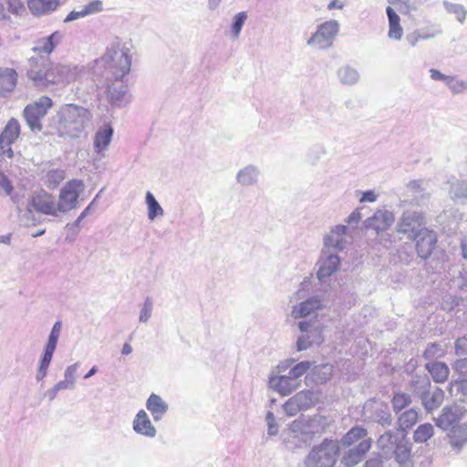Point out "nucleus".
<instances>
[{
    "instance_id": "f257e3e1",
    "label": "nucleus",
    "mask_w": 467,
    "mask_h": 467,
    "mask_svg": "<svg viewBox=\"0 0 467 467\" xmlns=\"http://www.w3.org/2000/svg\"><path fill=\"white\" fill-rule=\"evenodd\" d=\"M131 49L130 41L114 39L108 45L105 53L96 59V68H104L107 79L124 78L130 71Z\"/></svg>"
},
{
    "instance_id": "f03ea898",
    "label": "nucleus",
    "mask_w": 467,
    "mask_h": 467,
    "mask_svg": "<svg viewBox=\"0 0 467 467\" xmlns=\"http://www.w3.org/2000/svg\"><path fill=\"white\" fill-rule=\"evenodd\" d=\"M327 426L328 420L325 416H301L293 420L287 431H284L283 441L289 450L304 447L310 443L316 434L324 432Z\"/></svg>"
},
{
    "instance_id": "7ed1b4c3",
    "label": "nucleus",
    "mask_w": 467,
    "mask_h": 467,
    "mask_svg": "<svg viewBox=\"0 0 467 467\" xmlns=\"http://www.w3.org/2000/svg\"><path fill=\"white\" fill-rule=\"evenodd\" d=\"M91 119L90 112L75 104H66L57 112L55 123L61 137L78 138Z\"/></svg>"
},
{
    "instance_id": "20e7f679",
    "label": "nucleus",
    "mask_w": 467,
    "mask_h": 467,
    "mask_svg": "<svg viewBox=\"0 0 467 467\" xmlns=\"http://www.w3.org/2000/svg\"><path fill=\"white\" fill-rule=\"evenodd\" d=\"M338 454V441L325 439L309 451L304 460V465L305 467H334Z\"/></svg>"
},
{
    "instance_id": "39448f33",
    "label": "nucleus",
    "mask_w": 467,
    "mask_h": 467,
    "mask_svg": "<svg viewBox=\"0 0 467 467\" xmlns=\"http://www.w3.org/2000/svg\"><path fill=\"white\" fill-rule=\"evenodd\" d=\"M75 206H17L18 221L29 227L44 222L45 215L59 217Z\"/></svg>"
},
{
    "instance_id": "423d86ee",
    "label": "nucleus",
    "mask_w": 467,
    "mask_h": 467,
    "mask_svg": "<svg viewBox=\"0 0 467 467\" xmlns=\"http://www.w3.org/2000/svg\"><path fill=\"white\" fill-rule=\"evenodd\" d=\"M340 24L329 19L317 26L316 31L306 40V45L316 50H327L333 47L339 33Z\"/></svg>"
},
{
    "instance_id": "0eeeda50",
    "label": "nucleus",
    "mask_w": 467,
    "mask_h": 467,
    "mask_svg": "<svg viewBox=\"0 0 467 467\" xmlns=\"http://www.w3.org/2000/svg\"><path fill=\"white\" fill-rule=\"evenodd\" d=\"M53 102L49 97L42 96L34 103L27 105L24 109V118L33 131L42 129L41 119L47 115Z\"/></svg>"
},
{
    "instance_id": "6e6552de",
    "label": "nucleus",
    "mask_w": 467,
    "mask_h": 467,
    "mask_svg": "<svg viewBox=\"0 0 467 467\" xmlns=\"http://www.w3.org/2000/svg\"><path fill=\"white\" fill-rule=\"evenodd\" d=\"M27 76L36 87L43 88L50 85L51 62L47 57L36 56L29 59Z\"/></svg>"
},
{
    "instance_id": "1a4fd4ad",
    "label": "nucleus",
    "mask_w": 467,
    "mask_h": 467,
    "mask_svg": "<svg viewBox=\"0 0 467 467\" xmlns=\"http://www.w3.org/2000/svg\"><path fill=\"white\" fill-rule=\"evenodd\" d=\"M319 400L317 392L313 390H301L289 398L283 405V410L289 417L296 415L301 410L313 407Z\"/></svg>"
},
{
    "instance_id": "9d476101",
    "label": "nucleus",
    "mask_w": 467,
    "mask_h": 467,
    "mask_svg": "<svg viewBox=\"0 0 467 467\" xmlns=\"http://www.w3.org/2000/svg\"><path fill=\"white\" fill-rule=\"evenodd\" d=\"M298 328L302 333L296 340V349L298 351L306 350L312 344L321 342V328L317 321H300Z\"/></svg>"
},
{
    "instance_id": "9b49d317",
    "label": "nucleus",
    "mask_w": 467,
    "mask_h": 467,
    "mask_svg": "<svg viewBox=\"0 0 467 467\" xmlns=\"http://www.w3.org/2000/svg\"><path fill=\"white\" fill-rule=\"evenodd\" d=\"M20 135V124L16 119H11L2 133L0 134V152L5 159H12L15 155L12 144L16 142Z\"/></svg>"
},
{
    "instance_id": "f8f14e48",
    "label": "nucleus",
    "mask_w": 467,
    "mask_h": 467,
    "mask_svg": "<svg viewBox=\"0 0 467 467\" xmlns=\"http://www.w3.org/2000/svg\"><path fill=\"white\" fill-rule=\"evenodd\" d=\"M111 83L107 87V99L113 107H125L131 100L129 88L124 78L108 79Z\"/></svg>"
},
{
    "instance_id": "ddd939ff",
    "label": "nucleus",
    "mask_w": 467,
    "mask_h": 467,
    "mask_svg": "<svg viewBox=\"0 0 467 467\" xmlns=\"http://www.w3.org/2000/svg\"><path fill=\"white\" fill-rule=\"evenodd\" d=\"M365 415L371 420L383 427H389L392 423V417L389 406L381 401L368 400L364 406Z\"/></svg>"
},
{
    "instance_id": "4468645a",
    "label": "nucleus",
    "mask_w": 467,
    "mask_h": 467,
    "mask_svg": "<svg viewBox=\"0 0 467 467\" xmlns=\"http://www.w3.org/2000/svg\"><path fill=\"white\" fill-rule=\"evenodd\" d=\"M82 69L77 66L52 64L50 69V85L51 84H65L75 81L81 74Z\"/></svg>"
},
{
    "instance_id": "2eb2a0df",
    "label": "nucleus",
    "mask_w": 467,
    "mask_h": 467,
    "mask_svg": "<svg viewBox=\"0 0 467 467\" xmlns=\"http://www.w3.org/2000/svg\"><path fill=\"white\" fill-rule=\"evenodd\" d=\"M339 262L340 260L337 253L323 247L319 259L317 278L320 281L325 282L327 277L331 276L335 272L337 271Z\"/></svg>"
},
{
    "instance_id": "dca6fc26",
    "label": "nucleus",
    "mask_w": 467,
    "mask_h": 467,
    "mask_svg": "<svg viewBox=\"0 0 467 467\" xmlns=\"http://www.w3.org/2000/svg\"><path fill=\"white\" fill-rule=\"evenodd\" d=\"M301 386V379H294L289 373L272 375L269 378V387L281 396H287Z\"/></svg>"
},
{
    "instance_id": "f3484780",
    "label": "nucleus",
    "mask_w": 467,
    "mask_h": 467,
    "mask_svg": "<svg viewBox=\"0 0 467 467\" xmlns=\"http://www.w3.org/2000/svg\"><path fill=\"white\" fill-rule=\"evenodd\" d=\"M416 241V250L420 257L428 258L435 248L437 236L433 231L423 228L413 237Z\"/></svg>"
},
{
    "instance_id": "a211bd4d",
    "label": "nucleus",
    "mask_w": 467,
    "mask_h": 467,
    "mask_svg": "<svg viewBox=\"0 0 467 467\" xmlns=\"http://www.w3.org/2000/svg\"><path fill=\"white\" fill-rule=\"evenodd\" d=\"M348 243V227L345 225L335 226L324 237V247L335 253L343 251Z\"/></svg>"
},
{
    "instance_id": "6ab92c4d",
    "label": "nucleus",
    "mask_w": 467,
    "mask_h": 467,
    "mask_svg": "<svg viewBox=\"0 0 467 467\" xmlns=\"http://www.w3.org/2000/svg\"><path fill=\"white\" fill-rule=\"evenodd\" d=\"M422 224L423 217L420 213L407 211L403 213L401 220L398 224V231L408 234L409 237L411 238L422 229Z\"/></svg>"
},
{
    "instance_id": "aec40b11",
    "label": "nucleus",
    "mask_w": 467,
    "mask_h": 467,
    "mask_svg": "<svg viewBox=\"0 0 467 467\" xmlns=\"http://www.w3.org/2000/svg\"><path fill=\"white\" fill-rule=\"evenodd\" d=\"M370 447L371 440H362L356 447L350 448L344 452L341 458V463L348 467L357 465L362 461Z\"/></svg>"
},
{
    "instance_id": "412c9836",
    "label": "nucleus",
    "mask_w": 467,
    "mask_h": 467,
    "mask_svg": "<svg viewBox=\"0 0 467 467\" xmlns=\"http://www.w3.org/2000/svg\"><path fill=\"white\" fill-rule=\"evenodd\" d=\"M406 189L412 197L423 201L434 192V183L427 179L413 180L407 184Z\"/></svg>"
},
{
    "instance_id": "4be33fe9",
    "label": "nucleus",
    "mask_w": 467,
    "mask_h": 467,
    "mask_svg": "<svg viewBox=\"0 0 467 467\" xmlns=\"http://www.w3.org/2000/svg\"><path fill=\"white\" fill-rule=\"evenodd\" d=\"M133 431L141 436L147 438H154L157 434V430L151 423L149 415L144 410H139L132 421Z\"/></svg>"
},
{
    "instance_id": "5701e85b",
    "label": "nucleus",
    "mask_w": 467,
    "mask_h": 467,
    "mask_svg": "<svg viewBox=\"0 0 467 467\" xmlns=\"http://www.w3.org/2000/svg\"><path fill=\"white\" fill-rule=\"evenodd\" d=\"M462 410L457 406H446L442 409L441 415L435 419L436 425L443 431L457 425L461 420Z\"/></svg>"
},
{
    "instance_id": "b1692460",
    "label": "nucleus",
    "mask_w": 467,
    "mask_h": 467,
    "mask_svg": "<svg viewBox=\"0 0 467 467\" xmlns=\"http://www.w3.org/2000/svg\"><path fill=\"white\" fill-rule=\"evenodd\" d=\"M322 307L321 299L315 296H311L293 306L291 315L294 318L306 317Z\"/></svg>"
},
{
    "instance_id": "393cba45",
    "label": "nucleus",
    "mask_w": 467,
    "mask_h": 467,
    "mask_svg": "<svg viewBox=\"0 0 467 467\" xmlns=\"http://www.w3.org/2000/svg\"><path fill=\"white\" fill-rule=\"evenodd\" d=\"M62 39L63 33L55 31L48 36L38 39L36 46L33 47V51L36 53L37 56L45 54L48 57L56 47L61 43Z\"/></svg>"
},
{
    "instance_id": "a878e982",
    "label": "nucleus",
    "mask_w": 467,
    "mask_h": 467,
    "mask_svg": "<svg viewBox=\"0 0 467 467\" xmlns=\"http://www.w3.org/2000/svg\"><path fill=\"white\" fill-rule=\"evenodd\" d=\"M85 185L81 180H72L68 182L60 192V200L64 204H73L80 194L83 193Z\"/></svg>"
},
{
    "instance_id": "bb28decb",
    "label": "nucleus",
    "mask_w": 467,
    "mask_h": 467,
    "mask_svg": "<svg viewBox=\"0 0 467 467\" xmlns=\"http://www.w3.org/2000/svg\"><path fill=\"white\" fill-rule=\"evenodd\" d=\"M261 171L254 164H248L240 169L235 176L236 182L243 187H249L257 184Z\"/></svg>"
},
{
    "instance_id": "cd10ccee",
    "label": "nucleus",
    "mask_w": 467,
    "mask_h": 467,
    "mask_svg": "<svg viewBox=\"0 0 467 467\" xmlns=\"http://www.w3.org/2000/svg\"><path fill=\"white\" fill-rule=\"evenodd\" d=\"M394 222L392 213L385 210H378L373 216L368 217L366 222V227L374 229L376 232L383 231L389 227Z\"/></svg>"
},
{
    "instance_id": "c85d7f7f",
    "label": "nucleus",
    "mask_w": 467,
    "mask_h": 467,
    "mask_svg": "<svg viewBox=\"0 0 467 467\" xmlns=\"http://www.w3.org/2000/svg\"><path fill=\"white\" fill-rule=\"evenodd\" d=\"M103 9V2L101 0H91L79 10H73L64 18V23L67 24L78 19L84 18L101 12Z\"/></svg>"
},
{
    "instance_id": "c756f323",
    "label": "nucleus",
    "mask_w": 467,
    "mask_h": 467,
    "mask_svg": "<svg viewBox=\"0 0 467 467\" xmlns=\"http://www.w3.org/2000/svg\"><path fill=\"white\" fill-rule=\"evenodd\" d=\"M402 439L391 431H387L379 436L377 441V446L380 451V454L385 459H391L393 455V450L396 445L400 443Z\"/></svg>"
},
{
    "instance_id": "7c9ffc66",
    "label": "nucleus",
    "mask_w": 467,
    "mask_h": 467,
    "mask_svg": "<svg viewBox=\"0 0 467 467\" xmlns=\"http://www.w3.org/2000/svg\"><path fill=\"white\" fill-rule=\"evenodd\" d=\"M146 408L150 412L153 420H161L169 410L168 403L160 396L151 393L146 401Z\"/></svg>"
},
{
    "instance_id": "2f4dec72",
    "label": "nucleus",
    "mask_w": 467,
    "mask_h": 467,
    "mask_svg": "<svg viewBox=\"0 0 467 467\" xmlns=\"http://www.w3.org/2000/svg\"><path fill=\"white\" fill-rule=\"evenodd\" d=\"M448 436L451 447L459 452L467 444V421L452 427Z\"/></svg>"
},
{
    "instance_id": "473e14b6",
    "label": "nucleus",
    "mask_w": 467,
    "mask_h": 467,
    "mask_svg": "<svg viewBox=\"0 0 467 467\" xmlns=\"http://www.w3.org/2000/svg\"><path fill=\"white\" fill-rule=\"evenodd\" d=\"M392 458L398 463L399 467H411V444L402 439L393 450Z\"/></svg>"
},
{
    "instance_id": "72a5a7b5",
    "label": "nucleus",
    "mask_w": 467,
    "mask_h": 467,
    "mask_svg": "<svg viewBox=\"0 0 467 467\" xmlns=\"http://www.w3.org/2000/svg\"><path fill=\"white\" fill-rule=\"evenodd\" d=\"M389 23L388 36L392 40H400L403 36V28L400 26V18L394 8L389 5L386 8Z\"/></svg>"
},
{
    "instance_id": "f704fd0d",
    "label": "nucleus",
    "mask_w": 467,
    "mask_h": 467,
    "mask_svg": "<svg viewBox=\"0 0 467 467\" xmlns=\"http://www.w3.org/2000/svg\"><path fill=\"white\" fill-rule=\"evenodd\" d=\"M17 74L15 69L0 67V95L11 92L16 85Z\"/></svg>"
},
{
    "instance_id": "c9c22d12",
    "label": "nucleus",
    "mask_w": 467,
    "mask_h": 467,
    "mask_svg": "<svg viewBox=\"0 0 467 467\" xmlns=\"http://www.w3.org/2000/svg\"><path fill=\"white\" fill-rule=\"evenodd\" d=\"M113 136V129L110 126H106L99 129L94 136V150L97 153L100 154L106 150L111 142Z\"/></svg>"
},
{
    "instance_id": "e433bc0d",
    "label": "nucleus",
    "mask_w": 467,
    "mask_h": 467,
    "mask_svg": "<svg viewBox=\"0 0 467 467\" xmlns=\"http://www.w3.org/2000/svg\"><path fill=\"white\" fill-rule=\"evenodd\" d=\"M443 390L436 387L433 389H430L424 396H422L421 402L427 411H431L438 409L443 402Z\"/></svg>"
},
{
    "instance_id": "4c0bfd02",
    "label": "nucleus",
    "mask_w": 467,
    "mask_h": 467,
    "mask_svg": "<svg viewBox=\"0 0 467 467\" xmlns=\"http://www.w3.org/2000/svg\"><path fill=\"white\" fill-rule=\"evenodd\" d=\"M27 5L33 15L42 16L49 14L58 6L57 0H28Z\"/></svg>"
},
{
    "instance_id": "58836bf2",
    "label": "nucleus",
    "mask_w": 467,
    "mask_h": 467,
    "mask_svg": "<svg viewBox=\"0 0 467 467\" xmlns=\"http://www.w3.org/2000/svg\"><path fill=\"white\" fill-rule=\"evenodd\" d=\"M425 367L435 382L442 383L447 380L450 374V368L444 362H430L427 363Z\"/></svg>"
},
{
    "instance_id": "ea45409f",
    "label": "nucleus",
    "mask_w": 467,
    "mask_h": 467,
    "mask_svg": "<svg viewBox=\"0 0 467 467\" xmlns=\"http://www.w3.org/2000/svg\"><path fill=\"white\" fill-rule=\"evenodd\" d=\"M448 392L455 400L465 401L467 400V379H457L451 381Z\"/></svg>"
},
{
    "instance_id": "a19ab883",
    "label": "nucleus",
    "mask_w": 467,
    "mask_h": 467,
    "mask_svg": "<svg viewBox=\"0 0 467 467\" xmlns=\"http://www.w3.org/2000/svg\"><path fill=\"white\" fill-rule=\"evenodd\" d=\"M368 431L366 429L355 426L351 428L341 439L340 441H338L339 446H351L355 442H357L359 440H365L364 438L367 436Z\"/></svg>"
},
{
    "instance_id": "79ce46f5",
    "label": "nucleus",
    "mask_w": 467,
    "mask_h": 467,
    "mask_svg": "<svg viewBox=\"0 0 467 467\" xmlns=\"http://www.w3.org/2000/svg\"><path fill=\"white\" fill-rule=\"evenodd\" d=\"M387 2L403 15H410L417 11L421 5V0H387Z\"/></svg>"
},
{
    "instance_id": "37998d69",
    "label": "nucleus",
    "mask_w": 467,
    "mask_h": 467,
    "mask_svg": "<svg viewBox=\"0 0 467 467\" xmlns=\"http://www.w3.org/2000/svg\"><path fill=\"white\" fill-rule=\"evenodd\" d=\"M431 380L426 375H416L411 380V389L420 399L431 389Z\"/></svg>"
},
{
    "instance_id": "c03bdc74",
    "label": "nucleus",
    "mask_w": 467,
    "mask_h": 467,
    "mask_svg": "<svg viewBox=\"0 0 467 467\" xmlns=\"http://www.w3.org/2000/svg\"><path fill=\"white\" fill-rule=\"evenodd\" d=\"M337 77L344 85H354L359 79V74L357 69L350 66H344L337 71Z\"/></svg>"
},
{
    "instance_id": "a18cd8bd",
    "label": "nucleus",
    "mask_w": 467,
    "mask_h": 467,
    "mask_svg": "<svg viewBox=\"0 0 467 467\" xmlns=\"http://www.w3.org/2000/svg\"><path fill=\"white\" fill-rule=\"evenodd\" d=\"M449 194L454 202L467 201V182L456 180L451 183Z\"/></svg>"
},
{
    "instance_id": "49530a36",
    "label": "nucleus",
    "mask_w": 467,
    "mask_h": 467,
    "mask_svg": "<svg viewBox=\"0 0 467 467\" xmlns=\"http://www.w3.org/2000/svg\"><path fill=\"white\" fill-rule=\"evenodd\" d=\"M434 435V428L430 423L420 425L413 433V440L417 443H423Z\"/></svg>"
},
{
    "instance_id": "de8ad7c7",
    "label": "nucleus",
    "mask_w": 467,
    "mask_h": 467,
    "mask_svg": "<svg viewBox=\"0 0 467 467\" xmlns=\"http://www.w3.org/2000/svg\"><path fill=\"white\" fill-rule=\"evenodd\" d=\"M418 411L410 409L401 413L398 419L399 426L401 430L410 429L418 421Z\"/></svg>"
},
{
    "instance_id": "09e8293b",
    "label": "nucleus",
    "mask_w": 467,
    "mask_h": 467,
    "mask_svg": "<svg viewBox=\"0 0 467 467\" xmlns=\"http://www.w3.org/2000/svg\"><path fill=\"white\" fill-rule=\"evenodd\" d=\"M247 13L244 11L237 13L234 18L230 27V34L232 38L237 39L240 36L242 28L247 19Z\"/></svg>"
},
{
    "instance_id": "8fccbe9b",
    "label": "nucleus",
    "mask_w": 467,
    "mask_h": 467,
    "mask_svg": "<svg viewBox=\"0 0 467 467\" xmlns=\"http://www.w3.org/2000/svg\"><path fill=\"white\" fill-rule=\"evenodd\" d=\"M443 5H444L446 11L451 15H454L456 19L460 23L464 22V20L466 18L467 11L462 5L450 3V2H444Z\"/></svg>"
},
{
    "instance_id": "3c124183",
    "label": "nucleus",
    "mask_w": 467,
    "mask_h": 467,
    "mask_svg": "<svg viewBox=\"0 0 467 467\" xmlns=\"http://www.w3.org/2000/svg\"><path fill=\"white\" fill-rule=\"evenodd\" d=\"M391 402L393 406V410L396 413H399L401 410H403L404 408L410 404L411 399L409 394L396 393L393 396Z\"/></svg>"
},
{
    "instance_id": "603ef678",
    "label": "nucleus",
    "mask_w": 467,
    "mask_h": 467,
    "mask_svg": "<svg viewBox=\"0 0 467 467\" xmlns=\"http://www.w3.org/2000/svg\"><path fill=\"white\" fill-rule=\"evenodd\" d=\"M66 236H65V242L67 244H72L76 241L79 231H80V223L79 220H76L72 223H67L64 227Z\"/></svg>"
},
{
    "instance_id": "864d4df0",
    "label": "nucleus",
    "mask_w": 467,
    "mask_h": 467,
    "mask_svg": "<svg viewBox=\"0 0 467 467\" xmlns=\"http://www.w3.org/2000/svg\"><path fill=\"white\" fill-rule=\"evenodd\" d=\"M444 355L445 348L441 345L436 343L430 344L423 354L426 359H437L442 358Z\"/></svg>"
},
{
    "instance_id": "5fc2aeb1",
    "label": "nucleus",
    "mask_w": 467,
    "mask_h": 467,
    "mask_svg": "<svg viewBox=\"0 0 467 467\" xmlns=\"http://www.w3.org/2000/svg\"><path fill=\"white\" fill-rule=\"evenodd\" d=\"M312 365H313V362H311V361H308V360L301 361V362L296 364L294 367H292L288 370V373L294 379H301V377L310 369Z\"/></svg>"
},
{
    "instance_id": "6e6d98bb",
    "label": "nucleus",
    "mask_w": 467,
    "mask_h": 467,
    "mask_svg": "<svg viewBox=\"0 0 467 467\" xmlns=\"http://www.w3.org/2000/svg\"><path fill=\"white\" fill-rule=\"evenodd\" d=\"M446 86L454 94L462 93L467 89V82L456 76H450Z\"/></svg>"
},
{
    "instance_id": "4d7b16f0",
    "label": "nucleus",
    "mask_w": 467,
    "mask_h": 467,
    "mask_svg": "<svg viewBox=\"0 0 467 467\" xmlns=\"http://www.w3.org/2000/svg\"><path fill=\"white\" fill-rule=\"evenodd\" d=\"M61 329H62L61 321H57L51 328L47 342L45 346L57 348L58 338H59V336L61 333Z\"/></svg>"
},
{
    "instance_id": "13d9d810",
    "label": "nucleus",
    "mask_w": 467,
    "mask_h": 467,
    "mask_svg": "<svg viewBox=\"0 0 467 467\" xmlns=\"http://www.w3.org/2000/svg\"><path fill=\"white\" fill-rule=\"evenodd\" d=\"M152 309H153L152 300L150 297H147L144 300L142 307L140 312V317H139L140 322L147 323L151 317Z\"/></svg>"
},
{
    "instance_id": "bf43d9fd",
    "label": "nucleus",
    "mask_w": 467,
    "mask_h": 467,
    "mask_svg": "<svg viewBox=\"0 0 467 467\" xmlns=\"http://www.w3.org/2000/svg\"><path fill=\"white\" fill-rule=\"evenodd\" d=\"M420 35H422L424 40L434 38L440 36L442 31L437 25H430L421 28H419Z\"/></svg>"
},
{
    "instance_id": "052dcab7",
    "label": "nucleus",
    "mask_w": 467,
    "mask_h": 467,
    "mask_svg": "<svg viewBox=\"0 0 467 467\" xmlns=\"http://www.w3.org/2000/svg\"><path fill=\"white\" fill-rule=\"evenodd\" d=\"M451 368L461 378L467 379V358H458L451 364Z\"/></svg>"
},
{
    "instance_id": "680f3d73",
    "label": "nucleus",
    "mask_w": 467,
    "mask_h": 467,
    "mask_svg": "<svg viewBox=\"0 0 467 467\" xmlns=\"http://www.w3.org/2000/svg\"><path fill=\"white\" fill-rule=\"evenodd\" d=\"M356 196L359 202H375L378 201L379 193L374 190L366 192L356 191Z\"/></svg>"
},
{
    "instance_id": "e2e57ef3",
    "label": "nucleus",
    "mask_w": 467,
    "mask_h": 467,
    "mask_svg": "<svg viewBox=\"0 0 467 467\" xmlns=\"http://www.w3.org/2000/svg\"><path fill=\"white\" fill-rule=\"evenodd\" d=\"M47 178L48 183L56 187L64 180L65 174L61 170H53L47 173Z\"/></svg>"
},
{
    "instance_id": "0e129e2a",
    "label": "nucleus",
    "mask_w": 467,
    "mask_h": 467,
    "mask_svg": "<svg viewBox=\"0 0 467 467\" xmlns=\"http://www.w3.org/2000/svg\"><path fill=\"white\" fill-rule=\"evenodd\" d=\"M79 368V363L76 362L66 368L64 371V379L76 385V373Z\"/></svg>"
},
{
    "instance_id": "69168bd1",
    "label": "nucleus",
    "mask_w": 467,
    "mask_h": 467,
    "mask_svg": "<svg viewBox=\"0 0 467 467\" xmlns=\"http://www.w3.org/2000/svg\"><path fill=\"white\" fill-rule=\"evenodd\" d=\"M454 348L457 356H467V337H462L456 339Z\"/></svg>"
},
{
    "instance_id": "338daca9",
    "label": "nucleus",
    "mask_w": 467,
    "mask_h": 467,
    "mask_svg": "<svg viewBox=\"0 0 467 467\" xmlns=\"http://www.w3.org/2000/svg\"><path fill=\"white\" fill-rule=\"evenodd\" d=\"M8 9L15 15H20L25 11V6L20 0H7Z\"/></svg>"
},
{
    "instance_id": "774afa93",
    "label": "nucleus",
    "mask_w": 467,
    "mask_h": 467,
    "mask_svg": "<svg viewBox=\"0 0 467 467\" xmlns=\"http://www.w3.org/2000/svg\"><path fill=\"white\" fill-rule=\"evenodd\" d=\"M424 40L422 35H420L419 29L414 30L413 32L408 34L406 36V41L411 46L415 47L419 41Z\"/></svg>"
}]
</instances>
